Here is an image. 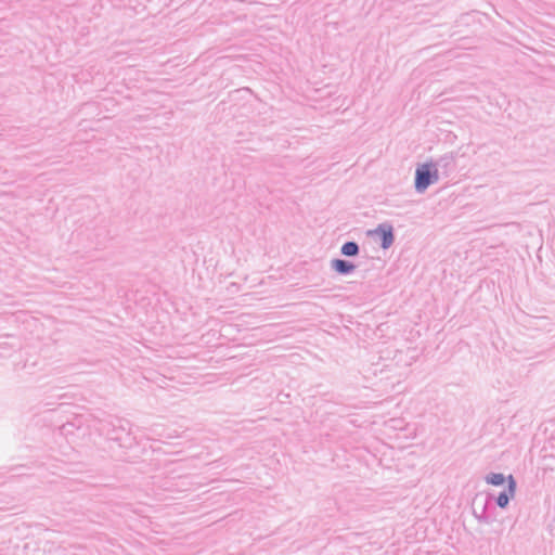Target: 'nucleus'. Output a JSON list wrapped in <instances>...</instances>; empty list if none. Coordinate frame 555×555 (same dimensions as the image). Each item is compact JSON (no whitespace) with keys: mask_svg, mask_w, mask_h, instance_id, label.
Wrapping results in <instances>:
<instances>
[{"mask_svg":"<svg viewBox=\"0 0 555 555\" xmlns=\"http://www.w3.org/2000/svg\"><path fill=\"white\" fill-rule=\"evenodd\" d=\"M515 492H516V480L514 479V477L512 475H508L507 489L502 491L499 494V496L496 498L498 506H500L501 508H505L508 505L509 500L512 498H514Z\"/></svg>","mask_w":555,"mask_h":555,"instance_id":"nucleus-4","label":"nucleus"},{"mask_svg":"<svg viewBox=\"0 0 555 555\" xmlns=\"http://www.w3.org/2000/svg\"><path fill=\"white\" fill-rule=\"evenodd\" d=\"M487 483L492 486H501L507 480L502 473H490L485 477Z\"/></svg>","mask_w":555,"mask_h":555,"instance_id":"nucleus-7","label":"nucleus"},{"mask_svg":"<svg viewBox=\"0 0 555 555\" xmlns=\"http://www.w3.org/2000/svg\"><path fill=\"white\" fill-rule=\"evenodd\" d=\"M439 179L438 168H436L431 162L421 164L415 169V191L422 194L429 185L437 183Z\"/></svg>","mask_w":555,"mask_h":555,"instance_id":"nucleus-1","label":"nucleus"},{"mask_svg":"<svg viewBox=\"0 0 555 555\" xmlns=\"http://www.w3.org/2000/svg\"><path fill=\"white\" fill-rule=\"evenodd\" d=\"M431 164L438 168L439 176L449 177L456 167L455 155L453 153H446Z\"/></svg>","mask_w":555,"mask_h":555,"instance_id":"nucleus-2","label":"nucleus"},{"mask_svg":"<svg viewBox=\"0 0 555 555\" xmlns=\"http://www.w3.org/2000/svg\"><path fill=\"white\" fill-rule=\"evenodd\" d=\"M331 267L337 273L343 275L350 274L356 269V266L352 262L345 259H333L331 261Z\"/></svg>","mask_w":555,"mask_h":555,"instance_id":"nucleus-5","label":"nucleus"},{"mask_svg":"<svg viewBox=\"0 0 555 555\" xmlns=\"http://www.w3.org/2000/svg\"><path fill=\"white\" fill-rule=\"evenodd\" d=\"M360 247L357 242L349 241L343 244L340 248L341 255L346 257H356L359 255Z\"/></svg>","mask_w":555,"mask_h":555,"instance_id":"nucleus-6","label":"nucleus"},{"mask_svg":"<svg viewBox=\"0 0 555 555\" xmlns=\"http://www.w3.org/2000/svg\"><path fill=\"white\" fill-rule=\"evenodd\" d=\"M373 236L380 240V247L384 249L389 248L395 241L393 228L389 223H380L375 230L371 232Z\"/></svg>","mask_w":555,"mask_h":555,"instance_id":"nucleus-3","label":"nucleus"}]
</instances>
